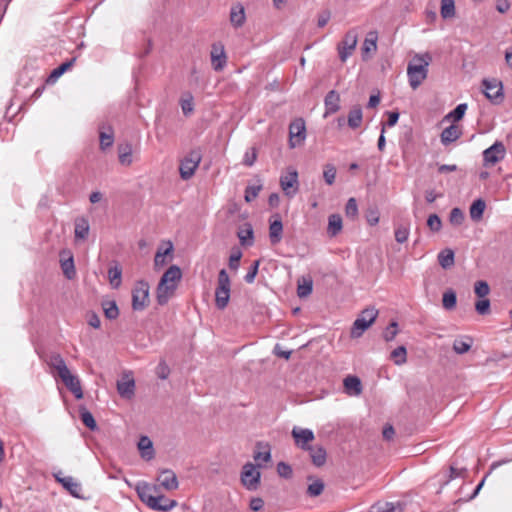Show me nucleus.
<instances>
[{"instance_id": "nucleus-1", "label": "nucleus", "mask_w": 512, "mask_h": 512, "mask_svg": "<svg viewBox=\"0 0 512 512\" xmlns=\"http://www.w3.org/2000/svg\"><path fill=\"white\" fill-rule=\"evenodd\" d=\"M182 278L181 269L177 265L170 266L162 275L156 290L157 302L165 305L174 294L178 282Z\"/></svg>"}, {"instance_id": "nucleus-2", "label": "nucleus", "mask_w": 512, "mask_h": 512, "mask_svg": "<svg viewBox=\"0 0 512 512\" xmlns=\"http://www.w3.org/2000/svg\"><path fill=\"white\" fill-rule=\"evenodd\" d=\"M432 58L429 53L416 54L409 62L407 67V75L409 84L412 89L418 88L422 82L427 78L428 67Z\"/></svg>"}, {"instance_id": "nucleus-3", "label": "nucleus", "mask_w": 512, "mask_h": 512, "mask_svg": "<svg viewBox=\"0 0 512 512\" xmlns=\"http://www.w3.org/2000/svg\"><path fill=\"white\" fill-rule=\"evenodd\" d=\"M231 281L225 269L218 273L217 287L215 289V305L223 310L227 307L230 299Z\"/></svg>"}, {"instance_id": "nucleus-4", "label": "nucleus", "mask_w": 512, "mask_h": 512, "mask_svg": "<svg viewBox=\"0 0 512 512\" xmlns=\"http://www.w3.org/2000/svg\"><path fill=\"white\" fill-rule=\"evenodd\" d=\"M202 160V152L199 148L191 150L181 161L179 165L180 177L183 180L190 179Z\"/></svg>"}, {"instance_id": "nucleus-5", "label": "nucleus", "mask_w": 512, "mask_h": 512, "mask_svg": "<svg viewBox=\"0 0 512 512\" xmlns=\"http://www.w3.org/2000/svg\"><path fill=\"white\" fill-rule=\"evenodd\" d=\"M378 316V310L374 307L364 309L361 314L354 321L351 329V337L358 338L362 336L365 330H367L376 320Z\"/></svg>"}, {"instance_id": "nucleus-6", "label": "nucleus", "mask_w": 512, "mask_h": 512, "mask_svg": "<svg viewBox=\"0 0 512 512\" xmlns=\"http://www.w3.org/2000/svg\"><path fill=\"white\" fill-rule=\"evenodd\" d=\"M358 30L357 28H351L346 32L343 40L338 44L337 50L339 58L342 62H346L347 59L353 54L357 43H358Z\"/></svg>"}, {"instance_id": "nucleus-7", "label": "nucleus", "mask_w": 512, "mask_h": 512, "mask_svg": "<svg viewBox=\"0 0 512 512\" xmlns=\"http://www.w3.org/2000/svg\"><path fill=\"white\" fill-rule=\"evenodd\" d=\"M505 155L506 148L504 144L500 141H496L493 145L483 151V166L485 168L493 167L503 160Z\"/></svg>"}, {"instance_id": "nucleus-8", "label": "nucleus", "mask_w": 512, "mask_h": 512, "mask_svg": "<svg viewBox=\"0 0 512 512\" xmlns=\"http://www.w3.org/2000/svg\"><path fill=\"white\" fill-rule=\"evenodd\" d=\"M149 285L145 281H139L132 292V308L141 311L148 305Z\"/></svg>"}, {"instance_id": "nucleus-9", "label": "nucleus", "mask_w": 512, "mask_h": 512, "mask_svg": "<svg viewBox=\"0 0 512 512\" xmlns=\"http://www.w3.org/2000/svg\"><path fill=\"white\" fill-rule=\"evenodd\" d=\"M306 139V126L302 118H296L289 125V147L295 148Z\"/></svg>"}, {"instance_id": "nucleus-10", "label": "nucleus", "mask_w": 512, "mask_h": 512, "mask_svg": "<svg viewBox=\"0 0 512 512\" xmlns=\"http://www.w3.org/2000/svg\"><path fill=\"white\" fill-rule=\"evenodd\" d=\"M261 474L252 463H246L241 473V482L248 490H256L260 483Z\"/></svg>"}, {"instance_id": "nucleus-11", "label": "nucleus", "mask_w": 512, "mask_h": 512, "mask_svg": "<svg viewBox=\"0 0 512 512\" xmlns=\"http://www.w3.org/2000/svg\"><path fill=\"white\" fill-rule=\"evenodd\" d=\"M483 92L493 103H500L503 100L502 83L496 79L483 80Z\"/></svg>"}, {"instance_id": "nucleus-12", "label": "nucleus", "mask_w": 512, "mask_h": 512, "mask_svg": "<svg viewBox=\"0 0 512 512\" xmlns=\"http://www.w3.org/2000/svg\"><path fill=\"white\" fill-rule=\"evenodd\" d=\"M61 381L67 387V389L75 396L76 399L83 398V390L79 378L73 375L70 370L59 375Z\"/></svg>"}, {"instance_id": "nucleus-13", "label": "nucleus", "mask_w": 512, "mask_h": 512, "mask_svg": "<svg viewBox=\"0 0 512 512\" xmlns=\"http://www.w3.org/2000/svg\"><path fill=\"white\" fill-rule=\"evenodd\" d=\"M292 436L295 440L297 447L302 450H307L311 445L309 443L314 440L315 436L312 430L308 428L294 427L292 429Z\"/></svg>"}, {"instance_id": "nucleus-14", "label": "nucleus", "mask_w": 512, "mask_h": 512, "mask_svg": "<svg viewBox=\"0 0 512 512\" xmlns=\"http://www.w3.org/2000/svg\"><path fill=\"white\" fill-rule=\"evenodd\" d=\"M60 265L64 276L72 280L76 276L74 258L70 250H62L60 252Z\"/></svg>"}, {"instance_id": "nucleus-15", "label": "nucleus", "mask_w": 512, "mask_h": 512, "mask_svg": "<svg viewBox=\"0 0 512 512\" xmlns=\"http://www.w3.org/2000/svg\"><path fill=\"white\" fill-rule=\"evenodd\" d=\"M227 62L224 46L220 43H214L211 49V64L215 71H221Z\"/></svg>"}, {"instance_id": "nucleus-16", "label": "nucleus", "mask_w": 512, "mask_h": 512, "mask_svg": "<svg viewBox=\"0 0 512 512\" xmlns=\"http://www.w3.org/2000/svg\"><path fill=\"white\" fill-rule=\"evenodd\" d=\"M136 492L141 499L148 507H151V504H155L154 495L157 493V486L150 485L146 482H140L136 486Z\"/></svg>"}, {"instance_id": "nucleus-17", "label": "nucleus", "mask_w": 512, "mask_h": 512, "mask_svg": "<svg viewBox=\"0 0 512 512\" xmlns=\"http://www.w3.org/2000/svg\"><path fill=\"white\" fill-rule=\"evenodd\" d=\"M157 481L166 490H175L179 485L176 474L169 469L162 470Z\"/></svg>"}, {"instance_id": "nucleus-18", "label": "nucleus", "mask_w": 512, "mask_h": 512, "mask_svg": "<svg viewBox=\"0 0 512 512\" xmlns=\"http://www.w3.org/2000/svg\"><path fill=\"white\" fill-rule=\"evenodd\" d=\"M378 41V32L376 30L367 33L362 45V56L363 59H367L369 54L376 52Z\"/></svg>"}, {"instance_id": "nucleus-19", "label": "nucleus", "mask_w": 512, "mask_h": 512, "mask_svg": "<svg viewBox=\"0 0 512 512\" xmlns=\"http://www.w3.org/2000/svg\"><path fill=\"white\" fill-rule=\"evenodd\" d=\"M280 184L286 195H293L296 193L298 184V174L296 171H292L285 176L280 178Z\"/></svg>"}, {"instance_id": "nucleus-20", "label": "nucleus", "mask_w": 512, "mask_h": 512, "mask_svg": "<svg viewBox=\"0 0 512 512\" xmlns=\"http://www.w3.org/2000/svg\"><path fill=\"white\" fill-rule=\"evenodd\" d=\"M56 480L62 484V486L69 491V493L76 497L80 498V492L82 490L81 484L74 480L71 476L60 477L59 475H55Z\"/></svg>"}, {"instance_id": "nucleus-21", "label": "nucleus", "mask_w": 512, "mask_h": 512, "mask_svg": "<svg viewBox=\"0 0 512 512\" xmlns=\"http://www.w3.org/2000/svg\"><path fill=\"white\" fill-rule=\"evenodd\" d=\"M462 135V131L457 125H450L446 127L441 133V143L443 145H448L456 140H458Z\"/></svg>"}, {"instance_id": "nucleus-22", "label": "nucleus", "mask_w": 512, "mask_h": 512, "mask_svg": "<svg viewBox=\"0 0 512 512\" xmlns=\"http://www.w3.org/2000/svg\"><path fill=\"white\" fill-rule=\"evenodd\" d=\"M155 504H151V509L157 510V511H170L172 510L176 505L177 502L175 500L169 499L165 497L164 495H154Z\"/></svg>"}, {"instance_id": "nucleus-23", "label": "nucleus", "mask_w": 512, "mask_h": 512, "mask_svg": "<svg viewBox=\"0 0 512 512\" xmlns=\"http://www.w3.org/2000/svg\"><path fill=\"white\" fill-rule=\"evenodd\" d=\"M306 451L309 452L312 463L321 467L326 463L327 453L322 446H310Z\"/></svg>"}, {"instance_id": "nucleus-24", "label": "nucleus", "mask_w": 512, "mask_h": 512, "mask_svg": "<svg viewBox=\"0 0 512 512\" xmlns=\"http://www.w3.org/2000/svg\"><path fill=\"white\" fill-rule=\"evenodd\" d=\"M241 245L251 246L254 242V231L250 223H245L237 232Z\"/></svg>"}, {"instance_id": "nucleus-25", "label": "nucleus", "mask_w": 512, "mask_h": 512, "mask_svg": "<svg viewBox=\"0 0 512 512\" xmlns=\"http://www.w3.org/2000/svg\"><path fill=\"white\" fill-rule=\"evenodd\" d=\"M47 364L57 371L58 376L69 370L64 358L59 353H51L47 358Z\"/></svg>"}, {"instance_id": "nucleus-26", "label": "nucleus", "mask_w": 512, "mask_h": 512, "mask_svg": "<svg viewBox=\"0 0 512 512\" xmlns=\"http://www.w3.org/2000/svg\"><path fill=\"white\" fill-rule=\"evenodd\" d=\"M168 246L163 249V248H158L156 254H155V257H154V266L155 268H161L163 267L164 265L167 264L168 262V259L167 257L168 256H171L172 252H173V245L171 242H168L167 243Z\"/></svg>"}, {"instance_id": "nucleus-27", "label": "nucleus", "mask_w": 512, "mask_h": 512, "mask_svg": "<svg viewBox=\"0 0 512 512\" xmlns=\"http://www.w3.org/2000/svg\"><path fill=\"white\" fill-rule=\"evenodd\" d=\"M344 387L350 395L358 396L362 392L361 380L357 376H347L344 379Z\"/></svg>"}, {"instance_id": "nucleus-28", "label": "nucleus", "mask_w": 512, "mask_h": 512, "mask_svg": "<svg viewBox=\"0 0 512 512\" xmlns=\"http://www.w3.org/2000/svg\"><path fill=\"white\" fill-rule=\"evenodd\" d=\"M138 449L142 458L151 460L154 457L153 443L147 436H142L138 442Z\"/></svg>"}, {"instance_id": "nucleus-29", "label": "nucleus", "mask_w": 512, "mask_h": 512, "mask_svg": "<svg viewBox=\"0 0 512 512\" xmlns=\"http://www.w3.org/2000/svg\"><path fill=\"white\" fill-rule=\"evenodd\" d=\"M104 126H100L99 131V139H100V149L106 150L111 147L114 143V132L111 126L107 127V131H104Z\"/></svg>"}, {"instance_id": "nucleus-30", "label": "nucleus", "mask_w": 512, "mask_h": 512, "mask_svg": "<svg viewBox=\"0 0 512 512\" xmlns=\"http://www.w3.org/2000/svg\"><path fill=\"white\" fill-rule=\"evenodd\" d=\"M245 10L244 7L240 4L235 5L231 8L230 11V21L231 24L235 27H241L245 22Z\"/></svg>"}, {"instance_id": "nucleus-31", "label": "nucleus", "mask_w": 512, "mask_h": 512, "mask_svg": "<svg viewBox=\"0 0 512 512\" xmlns=\"http://www.w3.org/2000/svg\"><path fill=\"white\" fill-rule=\"evenodd\" d=\"M363 113L360 106H355L348 113L347 123L352 129H357L361 126Z\"/></svg>"}, {"instance_id": "nucleus-32", "label": "nucleus", "mask_w": 512, "mask_h": 512, "mask_svg": "<svg viewBox=\"0 0 512 512\" xmlns=\"http://www.w3.org/2000/svg\"><path fill=\"white\" fill-rule=\"evenodd\" d=\"M283 224L280 219L274 220L269 226V237L272 244H277L282 239Z\"/></svg>"}, {"instance_id": "nucleus-33", "label": "nucleus", "mask_w": 512, "mask_h": 512, "mask_svg": "<svg viewBox=\"0 0 512 512\" xmlns=\"http://www.w3.org/2000/svg\"><path fill=\"white\" fill-rule=\"evenodd\" d=\"M485 208H486V203L483 199L479 198V199L475 200L470 206V210H469L470 218L476 222L480 221L483 217Z\"/></svg>"}, {"instance_id": "nucleus-34", "label": "nucleus", "mask_w": 512, "mask_h": 512, "mask_svg": "<svg viewBox=\"0 0 512 512\" xmlns=\"http://www.w3.org/2000/svg\"><path fill=\"white\" fill-rule=\"evenodd\" d=\"M342 218L339 214H331L328 217L327 233L334 237L342 230Z\"/></svg>"}, {"instance_id": "nucleus-35", "label": "nucleus", "mask_w": 512, "mask_h": 512, "mask_svg": "<svg viewBox=\"0 0 512 512\" xmlns=\"http://www.w3.org/2000/svg\"><path fill=\"white\" fill-rule=\"evenodd\" d=\"M90 230L89 222L85 218H78L75 221V238L84 240L88 237Z\"/></svg>"}, {"instance_id": "nucleus-36", "label": "nucleus", "mask_w": 512, "mask_h": 512, "mask_svg": "<svg viewBox=\"0 0 512 512\" xmlns=\"http://www.w3.org/2000/svg\"><path fill=\"white\" fill-rule=\"evenodd\" d=\"M339 95L334 91H330L325 96L326 114L336 113L339 109Z\"/></svg>"}, {"instance_id": "nucleus-37", "label": "nucleus", "mask_w": 512, "mask_h": 512, "mask_svg": "<svg viewBox=\"0 0 512 512\" xmlns=\"http://www.w3.org/2000/svg\"><path fill=\"white\" fill-rule=\"evenodd\" d=\"M119 162L122 165L129 166L132 163V146L130 143L120 144L118 146Z\"/></svg>"}, {"instance_id": "nucleus-38", "label": "nucleus", "mask_w": 512, "mask_h": 512, "mask_svg": "<svg viewBox=\"0 0 512 512\" xmlns=\"http://www.w3.org/2000/svg\"><path fill=\"white\" fill-rule=\"evenodd\" d=\"M401 511L399 503L394 504L392 502L378 501L370 507L369 512H395L396 510Z\"/></svg>"}, {"instance_id": "nucleus-39", "label": "nucleus", "mask_w": 512, "mask_h": 512, "mask_svg": "<svg viewBox=\"0 0 512 512\" xmlns=\"http://www.w3.org/2000/svg\"><path fill=\"white\" fill-rule=\"evenodd\" d=\"M104 315L109 320H115L119 316V309L114 300H105L102 302Z\"/></svg>"}, {"instance_id": "nucleus-40", "label": "nucleus", "mask_w": 512, "mask_h": 512, "mask_svg": "<svg viewBox=\"0 0 512 512\" xmlns=\"http://www.w3.org/2000/svg\"><path fill=\"white\" fill-rule=\"evenodd\" d=\"M79 415L83 424L92 431L97 430V423L94 419V416L90 411H88L84 406L79 407Z\"/></svg>"}, {"instance_id": "nucleus-41", "label": "nucleus", "mask_w": 512, "mask_h": 512, "mask_svg": "<svg viewBox=\"0 0 512 512\" xmlns=\"http://www.w3.org/2000/svg\"><path fill=\"white\" fill-rule=\"evenodd\" d=\"M438 262L443 269L454 265V252L451 249H444L438 254Z\"/></svg>"}, {"instance_id": "nucleus-42", "label": "nucleus", "mask_w": 512, "mask_h": 512, "mask_svg": "<svg viewBox=\"0 0 512 512\" xmlns=\"http://www.w3.org/2000/svg\"><path fill=\"white\" fill-rule=\"evenodd\" d=\"M440 14L443 19H451L455 17V1L441 0Z\"/></svg>"}, {"instance_id": "nucleus-43", "label": "nucleus", "mask_w": 512, "mask_h": 512, "mask_svg": "<svg viewBox=\"0 0 512 512\" xmlns=\"http://www.w3.org/2000/svg\"><path fill=\"white\" fill-rule=\"evenodd\" d=\"M135 382L133 379L117 383L118 393L122 397L130 398L134 394Z\"/></svg>"}, {"instance_id": "nucleus-44", "label": "nucleus", "mask_w": 512, "mask_h": 512, "mask_svg": "<svg viewBox=\"0 0 512 512\" xmlns=\"http://www.w3.org/2000/svg\"><path fill=\"white\" fill-rule=\"evenodd\" d=\"M473 344V340L470 337H465L464 339H456L453 342V350L457 354H464L468 352Z\"/></svg>"}, {"instance_id": "nucleus-45", "label": "nucleus", "mask_w": 512, "mask_h": 512, "mask_svg": "<svg viewBox=\"0 0 512 512\" xmlns=\"http://www.w3.org/2000/svg\"><path fill=\"white\" fill-rule=\"evenodd\" d=\"M122 269L118 265L110 267L108 270V278L113 288H119L121 285Z\"/></svg>"}, {"instance_id": "nucleus-46", "label": "nucleus", "mask_w": 512, "mask_h": 512, "mask_svg": "<svg viewBox=\"0 0 512 512\" xmlns=\"http://www.w3.org/2000/svg\"><path fill=\"white\" fill-rule=\"evenodd\" d=\"M391 359L398 366L407 362V350L405 346H399L391 352Z\"/></svg>"}, {"instance_id": "nucleus-47", "label": "nucleus", "mask_w": 512, "mask_h": 512, "mask_svg": "<svg viewBox=\"0 0 512 512\" xmlns=\"http://www.w3.org/2000/svg\"><path fill=\"white\" fill-rule=\"evenodd\" d=\"M442 304L446 310H452L456 307L457 296H456V293L452 289L447 290L443 294Z\"/></svg>"}, {"instance_id": "nucleus-48", "label": "nucleus", "mask_w": 512, "mask_h": 512, "mask_svg": "<svg viewBox=\"0 0 512 512\" xmlns=\"http://www.w3.org/2000/svg\"><path fill=\"white\" fill-rule=\"evenodd\" d=\"M75 61H76V58H72V59L62 63L61 65H59L56 69H54L51 72L49 79L54 81L57 78H59L61 75H63L68 69H70L74 65Z\"/></svg>"}, {"instance_id": "nucleus-49", "label": "nucleus", "mask_w": 512, "mask_h": 512, "mask_svg": "<svg viewBox=\"0 0 512 512\" xmlns=\"http://www.w3.org/2000/svg\"><path fill=\"white\" fill-rule=\"evenodd\" d=\"M466 110H467V104L461 103V104L457 105L451 112H449L445 116V119H448V120L452 119L455 122L460 121L464 117Z\"/></svg>"}, {"instance_id": "nucleus-50", "label": "nucleus", "mask_w": 512, "mask_h": 512, "mask_svg": "<svg viewBox=\"0 0 512 512\" xmlns=\"http://www.w3.org/2000/svg\"><path fill=\"white\" fill-rule=\"evenodd\" d=\"M509 461L508 460H502V461H497V462H493L490 466V469L488 471V473L483 477V479L479 482V484L476 486L474 492L472 493V495L470 496L469 499H473L475 498L479 491L481 490V488L483 487L484 483H485V480L487 479V477L497 468L499 467L500 465L502 464H506L508 463Z\"/></svg>"}, {"instance_id": "nucleus-51", "label": "nucleus", "mask_w": 512, "mask_h": 512, "mask_svg": "<svg viewBox=\"0 0 512 512\" xmlns=\"http://www.w3.org/2000/svg\"><path fill=\"white\" fill-rule=\"evenodd\" d=\"M181 109L184 115H189L194 110L193 96L191 93H186L180 100Z\"/></svg>"}, {"instance_id": "nucleus-52", "label": "nucleus", "mask_w": 512, "mask_h": 512, "mask_svg": "<svg viewBox=\"0 0 512 512\" xmlns=\"http://www.w3.org/2000/svg\"><path fill=\"white\" fill-rule=\"evenodd\" d=\"M395 240L403 244L408 240L409 234H410V228L409 225H399L395 229Z\"/></svg>"}, {"instance_id": "nucleus-53", "label": "nucleus", "mask_w": 512, "mask_h": 512, "mask_svg": "<svg viewBox=\"0 0 512 512\" xmlns=\"http://www.w3.org/2000/svg\"><path fill=\"white\" fill-rule=\"evenodd\" d=\"M257 447L258 448H264L263 451H257L255 452L254 454V459L256 461H263V462H269L271 460V452H270V447L268 444H262V443H257Z\"/></svg>"}, {"instance_id": "nucleus-54", "label": "nucleus", "mask_w": 512, "mask_h": 512, "mask_svg": "<svg viewBox=\"0 0 512 512\" xmlns=\"http://www.w3.org/2000/svg\"><path fill=\"white\" fill-rule=\"evenodd\" d=\"M346 217L354 220L358 216V205L355 198H349L345 206Z\"/></svg>"}, {"instance_id": "nucleus-55", "label": "nucleus", "mask_w": 512, "mask_h": 512, "mask_svg": "<svg viewBox=\"0 0 512 512\" xmlns=\"http://www.w3.org/2000/svg\"><path fill=\"white\" fill-rule=\"evenodd\" d=\"M474 292L479 298L483 299L489 294L490 287L486 281L480 280L475 283Z\"/></svg>"}, {"instance_id": "nucleus-56", "label": "nucleus", "mask_w": 512, "mask_h": 512, "mask_svg": "<svg viewBox=\"0 0 512 512\" xmlns=\"http://www.w3.org/2000/svg\"><path fill=\"white\" fill-rule=\"evenodd\" d=\"M323 177L328 185H332L336 178V168L333 164H326L324 166Z\"/></svg>"}, {"instance_id": "nucleus-57", "label": "nucleus", "mask_w": 512, "mask_h": 512, "mask_svg": "<svg viewBox=\"0 0 512 512\" xmlns=\"http://www.w3.org/2000/svg\"><path fill=\"white\" fill-rule=\"evenodd\" d=\"M365 218H366L367 223L371 226H375L376 224H378L379 219H380V214H379L378 208H376V207L368 208L365 213Z\"/></svg>"}, {"instance_id": "nucleus-58", "label": "nucleus", "mask_w": 512, "mask_h": 512, "mask_svg": "<svg viewBox=\"0 0 512 512\" xmlns=\"http://www.w3.org/2000/svg\"><path fill=\"white\" fill-rule=\"evenodd\" d=\"M313 283L311 279L304 280L302 284L298 285L297 294L300 298L307 297L311 294Z\"/></svg>"}, {"instance_id": "nucleus-59", "label": "nucleus", "mask_w": 512, "mask_h": 512, "mask_svg": "<svg viewBox=\"0 0 512 512\" xmlns=\"http://www.w3.org/2000/svg\"><path fill=\"white\" fill-rule=\"evenodd\" d=\"M449 221L452 225H461L464 221V213L460 208H453L449 215Z\"/></svg>"}, {"instance_id": "nucleus-60", "label": "nucleus", "mask_w": 512, "mask_h": 512, "mask_svg": "<svg viewBox=\"0 0 512 512\" xmlns=\"http://www.w3.org/2000/svg\"><path fill=\"white\" fill-rule=\"evenodd\" d=\"M324 490V483L321 480H316L309 484L307 493L311 497L319 496Z\"/></svg>"}, {"instance_id": "nucleus-61", "label": "nucleus", "mask_w": 512, "mask_h": 512, "mask_svg": "<svg viewBox=\"0 0 512 512\" xmlns=\"http://www.w3.org/2000/svg\"><path fill=\"white\" fill-rule=\"evenodd\" d=\"M427 226L433 232H438L441 230L442 222L440 217L437 214L429 215L427 219Z\"/></svg>"}, {"instance_id": "nucleus-62", "label": "nucleus", "mask_w": 512, "mask_h": 512, "mask_svg": "<svg viewBox=\"0 0 512 512\" xmlns=\"http://www.w3.org/2000/svg\"><path fill=\"white\" fill-rule=\"evenodd\" d=\"M475 310L480 315H487L490 312V300L483 298L475 303Z\"/></svg>"}, {"instance_id": "nucleus-63", "label": "nucleus", "mask_w": 512, "mask_h": 512, "mask_svg": "<svg viewBox=\"0 0 512 512\" xmlns=\"http://www.w3.org/2000/svg\"><path fill=\"white\" fill-rule=\"evenodd\" d=\"M397 328H398L397 322L393 321L389 324V326L385 329V331L383 333V338L385 339V341L390 342L396 337V335L398 333Z\"/></svg>"}, {"instance_id": "nucleus-64", "label": "nucleus", "mask_w": 512, "mask_h": 512, "mask_svg": "<svg viewBox=\"0 0 512 512\" xmlns=\"http://www.w3.org/2000/svg\"><path fill=\"white\" fill-rule=\"evenodd\" d=\"M277 473L279 474V476L285 479H289L292 477L293 471L289 464L285 462H279L277 464Z\"/></svg>"}]
</instances>
